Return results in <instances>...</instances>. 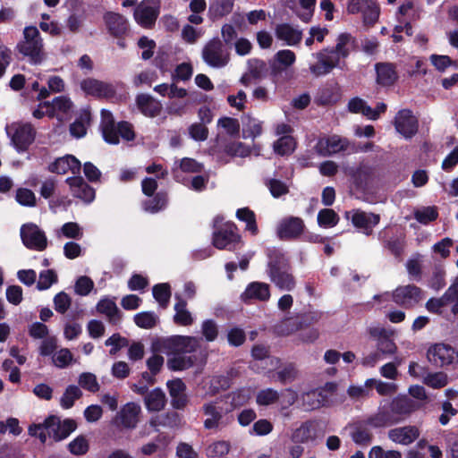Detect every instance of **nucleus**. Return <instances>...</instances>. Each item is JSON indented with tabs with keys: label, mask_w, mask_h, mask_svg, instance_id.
Masks as SVG:
<instances>
[{
	"label": "nucleus",
	"mask_w": 458,
	"mask_h": 458,
	"mask_svg": "<svg viewBox=\"0 0 458 458\" xmlns=\"http://www.w3.org/2000/svg\"><path fill=\"white\" fill-rule=\"evenodd\" d=\"M16 51L30 64H41L47 59L44 40L35 26H26L22 37L15 47Z\"/></svg>",
	"instance_id": "nucleus-1"
},
{
	"label": "nucleus",
	"mask_w": 458,
	"mask_h": 458,
	"mask_svg": "<svg viewBox=\"0 0 458 458\" xmlns=\"http://www.w3.org/2000/svg\"><path fill=\"white\" fill-rule=\"evenodd\" d=\"M268 276L270 281L281 291H292L295 287L293 276L289 272V265L284 255H269Z\"/></svg>",
	"instance_id": "nucleus-2"
},
{
	"label": "nucleus",
	"mask_w": 458,
	"mask_h": 458,
	"mask_svg": "<svg viewBox=\"0 0 458 458\" xmlns=\"http://www.w3.org/2000/svg\"><path fill=\"white\" fill-rule=\"evenodd\" d=\"M201 412L204 416L203 427L207 430L221 431L233 422V416L216 401L203 403Z\"/></svg>",
	"instance_id": "nucleus-3"
},
{
	"label": "nucleus",
	"mask_w": 458,
	"mask_h": 458,
	"mask_svg": "<svg viewBox=\"0 0 458 458\" xmlns=\"http://www.w3.org/2000/svg\"><path fill=\"white\" fill-rule=\"evenodd\" d=\"M201 56L206 64L215 69L224 68L231 61L230 50L219 38H213L204 45Z\"/></svg>",
	"instance_id": "nucleus-4"
},
{
	"label": "nucleus",
	"mask_w": 458,
	"mask_h": 458,
	"mask_svg": "<svg viewBox=\"0 0 458 458\" xmlns=\"http://www.w3.org/2000/svg\"><path fill=\"white\" fill-rule=\"evenodd\" d=\"M5 130L13 147L19 152L26 151L35 140L36 130L29 123H13L7 125Z\"/></svg>",
	"instance_id": "nucleus-5"
},
{
	"label": "nucleus",
	"mask_w": 458,
	"mask_h": 458,
	"mask_svg": "<svg viewBox=\"0 0 458 458\" xmlns=\"http://www.w3.org/2000/svg\"><path fill=\"white\" fill-rule=\"evenodd\" d=\"M222 220L220 216H216L214 219V227L216 230L212 237L213 245L219 250L226 249L231 244L239 242L241 240L237 233L236 225L232 222H226L219 225Z\"/></svg>",
	"instance_id": "nucleus-6"
},
{
	"label": "nucleus",
	"mask_w": 458,
	"mask_h": 458,
	"mask_svg": "<svg viewBox=\"0 0 458 458\" xmlns=\"http://www.w3.org/2000/svg\"><path fill=\"white\" fill-rule=\"evenodd\" d=\"M392 301L404 309H412L424 299V291L412 284L399 285L391 293Z\"/></svg>",
	"instance_id": "nucleus-7"
},
{
	"label": "nucleus",
	"mask_w": 458,
	"mask_h": 458,
	"mask_svg": "<svg viewBox=\"0 0 458 458\" xmlns=\"http://www.w3.org/2000/svg\"><path fill=\"white\" fill-rule=\"evenodd\" d=\"M427 359L433 365L445 368L458 362V352L450 344L437 343L428 348Z\"/></svg>",
	"instance_id": "nucleus-8"
},
{
	"label": "nucleus",
	"mask_w": 458,
	"mask_h": 458,
	"mask_svg": "<svg viewBox=\"0 0 458 458\" xmlns=\"http://www.w3.org/2000/svg\"><path fill=\"white\" fill-rule=\"evenodd\" d=\"M200 339L194 336L173 335L162 342V348L168 354L192 353L200 347Z\"/></svg>",
	"instance_id": "nucleus-9"
},
{
	"label": "nucleus",
	"mask_w": 458,
	"mask_h": 458,
	"mask_svg": "<svg viewBox=\"0 0 458 458\" xmlns=\"http://www.w3.org/2000/svg\"><path fill=\"white\" fill-rule=\"evenodd\" d=\"M160 12L158 0H143L134 10V19L138 24L145 29H151Z\"/></svg>",
	"instance_id": "nucleus-10"
},
{
	"label": "nucleus",
	"mask_w": 458,
	"mask_h": 458,
	"mask_svg": "<svg viewBox=\"0 0 458 458\" xmlns=\"http://www.w3.org/2000/svg\"><path fill=\"white\" fill-rule=\"evenodd\" d=\"M45 427L48 437L61 441L76 429L77 423L72 419L61 420L59 417L51 415L45 420Z\"/></svg>",
	"instance_id": "nucleus-11"
},
{
	"label": "nucleus",
	"mask_w": 458,
	"mask_h": 458,
	"mask_svg": "<svg viewBox=\"0 0 458 458\" xmlns=\"http://www.w3.org/2000/svg\"><path fill=\"white\" fill-rule=\"evenodd\" d=\"M22 243L30 250L42 251L47 246L45 233L35 224H25L21 227Z\"/></svg>",
	"instance_id": "nucleus-12"
},
{
	"label": "nucleus",
	"mask_w": 458,
	"mask_h": 458,
	"mask_svg": "<svg viewBox=\"0 0 458 458\" xmlns=\"http://www.w3.org/2000/svg\"><path fill=\"white\" fill-rule=\"evenodd\" d=\"M394 125L406 140L411 139L419 131V120L410 109L400 110L394 117Z\"/></svg>",
	"instance_id": "nucleus-13"
},
{
	"label": "nucleus",
	"mask_w": 458,
	"mask_h": 458,
	"mask_svg": "<svg viewBox=\"0 0 458 458\" xmlns=\"http://www.w3.org/2000/svg\"><path fill=\"white\" fill-rule=\"evenodd\" d=\"M314 56L317 62L310 65V71L316 77L327 75L339 66L340 62L336 59L335 55L331 53L329 47L317 52Z\"/></svg>",
	"instance_id": "nucleus-14"
},
{
	"label": "nucleus",
	"mask_w": 458,
	"mask_h": 458,
	"mask_svg": "<svg viewBox=\"0 0 458 458\" xmlns=\"http://www.w3.org/2000/svg\"><path fill=\"white\" fill-rule=\"evenodd\" d=\"M81 88L86 94L98 98H111L116 94L115 87L112 83L93 78L83 80Z\"/></svg>",
	"instance_id": "nucleus-15"
},
{
	"label": "nucleus",
	"mask_w": 458,
	"mask_h": 458,
	"mask_svg": "<svg viewBox=\"0 0 458 458\" xmlns=\"http://www.w3.org/2000/svg\"><path fill=\"white\" fill-rule=\"evenodd\" d=\"M350 145V141L346 138L333 135L318 140L315 146V150L318 155L327 157L347 150Z\"/></svg>",
	"instance_id": "nucleus-16"
},
{
	"label": "nucleus",
	"mask_w": 458,
	"mask_h": 458,
	"mask_svg": "<svg viewBox=\"0 0 458 458\" xmlns=\"http://www.w3.org/2000/svg\"><path fill=\"white\" fill-rule=\"evenodd\" d=\"M70 191L74 198L81 199L85 203H90L96 196L95 189L92 188L81 176L68 177L65 180Z\"/></svg>",
	"instance_id": "nucleus-17"
},
{
	"label": "nucleus",
	"mask_w": 458,
	"mask_h": 458,
	"mask_svg": "<svg viewBox=\"0 0 458 458\" xmlns=\"http://www.w3.org/2000/svg\"><path fill=\"white\" fill-rule=\"evenodd\" d=\"M270 296V286L268 284L251 282L247 285L240 298L244 303L249 304L252 301H267Z\"/></svg>",
	"instance_id": "nucleus-18"
},
{
	"label": "nucleus",
	"mask_w": 458,
	"mask_h": 458,
	"mask_svg": "<svg viewBox=\"0 0 458 458\" xmlns=\"http://www.w3.org/2000/svg\"><path fill=\"white\" fill-rule=\"evenodd\" d=\"M304 222L297 216L283 219L277 228V235L282 240H290L299 237L304 231Z\"/></svg>",
	"instance_id": "nucleus-19"
},
{
	"label": "nucleus",
	"mask_w": 458,
	"mask_h": 458,
	"mask_svg": "<svg viewBox=\"0 0 458 458\" xmlns=\"http://www.w3.org/2000/svg\"><path fill=\"white\" fill-rule=\"evenodd\" d=\"M366 424L375 428H387L397 424L396 419L394 418L393 411H391L389 403L387 402L384 404H380L377 412L367 419Z\"/></svg>",
	"instance_id": "nucleus-20"
},
{
	"label": "nucleus",
	"mask_w": 458,
	"mask_h": 458,
	"mask_svg": "<svg viewBox=\"0 0 458 458\" xmlns=\"http://www.w3.org/2000/svg\"><path fill=\"white\" fill-rule=\"evenodd\" d=\"M104 21L108 32L114 38H123L129 30L127 20L117 13H106Z\"/></svg>",
	"instance_id": "nucleus-21"
},
{
	"label": "nucleus",
	"mask_w": 458,
	"mask_h": 458,
	"mask_svg": "<svg viewBox=\"0 0 458 458\" xmlns=\"http://www.w3.org/2000/svg\"><path fill=\"white\" fill-rule=\"evenodd\" d=\"M388 403L397 423L418 409L417 403L407 396H397Z\"/></svg>",
	"instance_id": "nucleus-22"
},
{
	"label": "nucleus",
	"mask_w": 458,
	"mask_h": 458,
	"mask_svg": "<svg viewBox=\"0 0 458 458\" xmlns=\"http://www.w3.org/2000/svg\"><path fill=\"white\" fill-rule=\"evenodd\" d=\"M420 435V431L416 426H404L392 428L388 431V438L403 445H408L413 443Z\"/></svg>",
	"instance_id": "nucleus-23"
},
{
	"label": "nucleus",
	"mask_w": 458,
	"mask_h": 458,
	"mask_svg": "<svg viewBox=\"0 0 458 458\" xmlns=\"http://www.w3.org/2000/svg\"><path fill=\"white\" fill-rule=\"evenodd\" d=\"M380 221V216L377 214L367 213L360 209L352 211V223L359 229H361L367 235H370L373 232V227L376 226Z\"/></svg>",
	"instance_id": "nucleus-24"
},
{
	"label": "nucleus",
	"mask_w": 458,
	"mask_h": 458,
	"mask_svg": "<svg viewBox=\"0 0 458 458\" xmlns=\"http://www.w3.org/2000/svg\"><path fill=\"white\" fill-rule=\"evenodd\" d=\"M170 396L171 404L174 409L182 410L188 403V397L185 393L186 385L180 378L166 383Z\"/></svg>",
	"instance_id": "nucleus-25"
},
{
	"label": "nucleus",
	"mask_w": 458,
	"mask_h": 458,
	"mask_svg": "<svg viewBox=\"0 0 458 458\" xmlns=\"http://www.w3.org/2000/svg\"><path fill=\"white\" fill-rule=\"evenodd\" d=\"M81 162L72 155H66L56 158L48 165V171L58 174H65L68 172L79 174L81 171Z\"/></svg>",
	"instance_id": "nucleus-26"
},
{
	"label": "nucleus",
	"mask_w": 458,
	"mask_h": 458,
	"mask_svg": "<svg viewBox=\"0 0 458 458\" xmlns=\"http://www.w3.org/2000/svg\"><path fill=\"white\" fill-rule=\"evenodd\" d=\"M375 70L377 73V83L383 87L394 85L399 78L394 64L377 63L375 65Z\"/></svg>",
	"instance_id": "nucleus-27"
},
{
	"label": "nucleus",
	"mask_w": 458,
	"mask_h": 458,
	"mask_svg": "<svg viewBox=\"0 0 458 458\" xmlns=\"http://www.w3.org/2000/svg\"><path fill=\"white\" fill-rule=\"evenodd\" d=\"M378 238L386 248L395 257L401 256L404 247V237L397 236L392 233L391 228H385L378 233Z\"/></svg>",
	"instance_id": "nucleus-28"
},
{
	"label": "nucleus",
	"mask_w": 458,
	"mask_h": 458,
	"mask_svg": "<svg viewBox=\"0 0 458 458\" xmlns=\"http://www.w3.org/2000/svg\"><path fill=\"white\" fill-rule=\"evenodd\" d=\"M116 126L112 113L103 109L101 111L100 129L105 140L110 144L119 143Z\"/></svg>",
	"instance_id": "nucleus-29"
},
{
	"label": "nucleus",
	"mask_w": 458,
	"mask_h": 458,
	"mask_svg": "<svg viewBox=\"0 0 458 458\" xmlns=\"http://www.w3.org/2000/svg\"><path fill=\"white\" fill-rule=\"evenodd\" d=\"M356 46L355 38L350 33L344 32L338 35L335 47L330 48L331 53L335 55L336 59L340 62L341 58L349 56L352 51L354 50Z\"/></svg>",
	"instance_id": "nucleus-30"
},
{
	"label": "nucleus",
	"mask_w": 458,
	"mask_h": 458,
	"mask_svg": "<svg viewBox=\"0 0 458 458\" xmlns=\"http://www.w3.org/2000/svg\"><path fill=\"white\" fill-rule=\"evenodd\" d=\"M97 311L104 315L110 324L116 325L120 323L123 314L118 309L115 301L109 298L101 299L97 306Z\"/></svg>",
	"instance_id": "nucleus-31"
},
{
	"label": "nucleus",
	"mask_w": 458,
	"mask_h": 458,
	"mask_svg": "<svg viewBox=\"0 0 458 458\" xmlns=\"http://www.w3.org/2000/svg\"><path fill=\"white\" fill-rule=\"evenodd\" d=\"M136 104L140 112L148 117H156L159 115L162 111V104L148 94L138 95Z\"/></svg>",
	"instance_id": "nucleus-32"
},
{
	"label": "nucleus",
	"mask_w": 458,
	"mask_h": 458,
	"mask_svg": "<svg viewBox=\"0 0 458 458\" xmlns=\"http://www.w3.org/2000/svg\"><path fill=\"white\" fill-rule=\"evenodd\" d=\"M276 36L284 40L287 45L294 46L301 42L302 32L287 23L279 24L276 28Z\"/></svg>",
	"instance_id": "nucleus-33"
},
{
	"label": "nucleus",
	"mask_w": 458,
	"mask_h": 458,
	"mask_svg": "<svg viewBox=\"0 0 458 458\" xmlns=\"http://www.w3.org/2000/svg\"><path fill=\"white\" fill-rule=\"evenodd\" d=\"M177 302L174 305L175 313L174 315V322L178 326L189 327L194 322L191 313L187 309V302L185 300L178 295H175Z\"/></svg>",
	"instance_id": "nucleus-34"
},
{
	"label": "nucleus",
	"mask_w": 458,
	"mask_h": 458,
	"mask_svg": "<svg viewBox=\"0 0 458 458\" xmlns=\"http://www.w3.org/2000/svg\"><path fill=\"white\" fill-rule=\"evenodd\" d=\"M144 403L148 411H160L166 405V396L165 392L157 387L151 390L144 397Z\"/></svg>",
	"instance_id": "nucleus-35"
},
{
	"label": "nucleus",
	"mask_w": 458,
	"mask_h": 458,
	"mask_svg": "<svg viewBox=\"0 0 458 458\" xmlns=\"http://www.w3.org/2000/svg\"><path fill=\"white\" fill-rule=\"evenodd\" d=\"M149 423L154 428L164 427L168 428H177L181 427L182 420L177 412L169 411L156 415L151 418Z\"/></svg>",
	"instance_id": "nucleus-36"
},
{
	"label": "nucleus",
	"mask_w": 458,
	"mask_h": 458,
	"mask_svg": "<svg viewBox=\"0 0 458 458\" xmlns=\"http://www.w3.org/2000/svg\"><path fill=\"white\" fill-rule=\"evenodd\" d=\"M140 406L135 403H127L120 411L121 422L125 428H133L139 421Z\"/></svg>",
	"instance_id": "nucleus-37"
},
{
	"label": "nucleus",
	"mask_w": 458,
	"mask_h": 458,
	"mask_svg": "<svg viewBox=\"0 0 458 458\" xmlns=\"http://www.w3.org/2000/svg\"><path fill=\"white\" fill-rule=\"evenodd\" d=\"M151 197L142 202V208L146 212L156 214L167 207L168 195L165 191H159Z\"/></svg>",
	"instance_id": "nucleus-38"
},
{
	"label": "nucleus",
	"mask_w": 458,
	"mask_h": 458,
	"mask_svg": "<svg viewBox=\"0 0 458 458\" xmlns=\"http://www.w3.org/2000/svg\"><path fill=\"white\" fill-rule=\"evenodd\" d=\"M296 60L295 54L289 49L278 51L274 57V63L271 65L272 73L276 75L281 72L282 69L293 64Z\"/></svg>",
	"instance_id": "nucleus-39"
},
{
	"label": "nucleus",
	"mask_w": 458,
	"mask_h": 458,
	"mask_svg": "<svg viewBox=\"0 0 458 458\" xmlns=\"http://www.w3.org/2000/svg\"><path fill=\"white\" fill-rule=\"evenodd\" d=\"M174 356L167 360L169 369L184 370L191 368L197 361L195 355L173 354Z\"/></svg>",
	"instance_id": "nucleus-40"
},
{
	"label": "nucleus",
	"mask_w": 458,
	"mask_h": 458,
	"mask_svg": "<svg viewBox=\"0 0 458 458\" xmlns=\"http://www.w3.org/2000/svg\"><path fill=\"white\" fill-rule=\"evenodd\" d=\"M40 107H47L49 109L47 111L48 115L53 117L55 115V111H60L63 113H67L72 106V101L64 96L57 97L50 101H45L39 105Z\"/></svg>",
	"instance_id": "nucleus-41"
},
{
	"label": "nucleus",
	"mask_w": 458,
	"mask_h": 458,
	"mask_svg": "<svg viewBox=\"0 0 458 458\" xmlns=\"http://www.w3.org/2000/svg\"><path fill=\"white\" fill-rule=\"evenodd\" d=\"M339 98L337 88L324 87L318 89L315 97V103L318 106L333 105L338 101Z\"/></svg>",
	"instance_id": "nucleus-42"
},
{
	"label": "nucleus",
	"mask_w": 458,
	"mask_h": 458,
	"mask_svg": "<svg viewBox=\"0 0 458 458\" xmlns=\"http://www.w3.org/2000/svg\"><path fill=\"white\" fill-rule=\"evenodd\" d=\"M233 4L234 0H215L209 5V13L213 19H220L233 11Z\"/></svg>",
	"instance_id": "nucleus-43"
},
{
	"label": "nucleus",
	"mask_w": 458,
	"mask_h": 458,
	"mask_svg": "<svg viewBox=\"0 0 458 458\" xmlns=\"http://www.w3.org/2000/svg\"><path fill=\"white\" fill-rule=\"evenodd\" d=\"M82 394V391L78 386L70 385L65 388L60 399V405L64 409H70L74 405L76 400L81 398Z\"/></svg>",
	"instance_id": "nucleus-44"
},
{
	"label": "nucleus",
	"mask_w": 458,
	"mask_h": 458,
	"mask_svg": "<svg viewBox=\"0 0 458 458\" xmlns=\"http://www.w3.org/2000/svg\"><path fill=\"white\" fill-rule=\"evenodd\" d=\"M296 147V141L292 136H283L273 144L274 151L280 156L292 154Z\"/></svg>",
	"instance_id": "nucleus-45"
},
{
	"label": "nucleus",
	"mask_w": 458,
	"mask_h": 458,
	"mask_svg": "<svg viewBox=\"0 0 458 458\" xmlns=\"http://www.w3.org/2000/svg\"><path fill=\"white\" fill-rule=\"evenodd\" d=\"M236 216L239 220L246 223L245 229L249 231L252 235L258 233V225L256 223L255 213L249 208H239L236 212Z\"/></svg>",
	"instance_id": "nucleus-46"
},
{
	"label": "nucleus",
	"mask_w": 458,
	"mask_h": 458,
	"mask_svg": "<svg viewBox=\"0 0 458 458\" xmlns=\"http://www.w3.org/2000/svg\"><path fill=\"white\" fill-rule=\"evenodd\" d=\"M152 292L160 307L165 309L171 297L170 285L168 284H157L153 286Z\"/></svg>",
	"instance_id": "nucleus-47"
},
{
	"label": "nucleus",
	"mask_w": 458,
	"mask_h": 458,
	"mask_svg": "<svg viewBox=\"0 0 458 458\" xmlns=\"http://www.w3.org/2000/svg\"><path fill=\"white\" fill-rule=\"evenodd\" d=\"M79 387H81L90 393H97L100 389V385L97 376L90 372H83L78 377Z\"/></svg>",
	"instance_id": "nucleus-48"
},
{
	"label": "nucleus",
	"mask_w": 458,
	"mask_h": 458,
	"mask_svg": "<svg viewBox=\"0 0 458 458\" xmlns=\"http://www.w3.org/2000/svg\"><path fill=\"white\" fill-rule=\"evenodd\" d=\"M445 268L442 266H435L432 269L431 276L428 280V285L436 291H439L445 287Z\"/></svg>",
	"instance_id": "nucleus-49"
},
{
	"label": "nucleus",
	"mask_w": 458,
	"mask_h": 458,
	"mask_svg": "<svg viewBox=\"0 0 458 458\" xmlns=\"http://www.w3.org/2000/svg\"><path fill=\"white\" fill-rule=\"evenodd\" d=\"M321 397V394H318L315 390L310 391L302 396V405L305 410H316L321 406L326 405L325 396Z\"/></svg>",
	"instance_id": "nucleus-50"
},
{
	"label": "nucleus",
	"mask_w": 458,
	"mask_h": 458,
	"mask_svg": "<svg viewBox=\"0 0 458 458\" xmlns=\"http://www.w3.org/2000/svg\"><path fill=\"white\" fill-rule=\"evenodd\" d=\"M279 393L273 388H266L258 392L256 403L259 406L275 404L279 400Z\"/></svg>",
	"instance_id": "nucleus-51"
},
{
	"label": "nucleus",
	"mask_w": 458,
	"mask_h": 458,
	"mask_svg": "<svg viewBox=\"0 0 458 458\" xmlns=\"http://www.w3.org/2000/svg\"><path fill=\"white\" fill-rule=\"evenodd\" d=\"M312 439V424L310 421L302 423L292 434V440L294 443H307Z\"/></svg>",
	"instance_id": "nucleus-52"
},
{
	"label": "nucleus",
	"mask_w": 458,
	"mask_h": 458,
	"mask_svg": "<svg viewBox=\"0 0 458 458\" xmlns=\"http://www.w3.org/2000/svg\"><path fill=\"white\" fill-rule=\"evenodd\" d=\"M339 222V216L331 208L321 209L318 214V223L322 227H334Z\"/></svg>",
	"instance_id": "nucleus-53"
},
{
	"label": "nucleus",
	"mask_w": 458,
	"mask_h": 458,
	"mask_svg": "<svg viewBox=\"0 0 458 458\" xmlns=\"http://www.w3.org/2000/svg\"><path fill=\"white\" fill-rule=\"evenodd\" d=\"M265 185L274 198H280L289 192V186L284 182L276 178L266 179Z\"/></svg>",
	"instance_id": "nucleus-54"
},
{
	"label": "nucleus",
	"mask_w": 458,
	"mask_h": 458,
	"mask_svg": "<svg viewBox=\"0 0 458 458\" xmlns=\"http://www.w3.org/2000/svg\"><path fill=\"white\" fill-rule=\"evenodd\" d=\"M225 152L231 157H246L250 155V148L241 141H232L225 146Z\"/></svg>",
	"instance_id": "nucleus-55"
},
{
	"label": "nucleus",
	"mask_w": 458,
	"mask_h": 458,
	"mask_svg": "<svg viewBox=\"0 0 458 458\" xmlns=\"http://www.w3.org/2000/svg\"><path fill=\"white\" fill-rule=\"evenodd\" d=\"M157 316L150 311L140 312L134 316L135 324L141 328H152L157 325Z\"/></svg>",
	"instance_id": "nucleus-56"
},
{
	"label": "nucleus",
	"mask_w": 458,
	"mask_h": 458,
	"mask_svg": "<svg viewBox=\"0 0 458 458\" xmlns=\"http://www.w3.org/2000/svg\"><path fill=\"white\" fill-rule=\"evenodd\" d=\"M68 449L74 455H84L89 449V440L85 436L80 435L68 445Z\"/></svg>",
	"instance_id": "nucleus-57"
},
{
	"label": "nucleus",
	"mask_w": 458,
	"mask_h": 458,
	"mask_svg": "<svg viewBox=\"0 0 458 458\" xmlns=\"http://www.w3.org/2000/svg\"><path fill=\"white\" fill-rule=\"evenodd\" d=\"M361 13L366 25H374L379 17V7L374 1L369 0Z\"/></svg>",
	"instance_id": "nucleus-58"
},
{
	"label": "nucleus",
	"mask_w": 458,
	"mask_h": 458,
	"mask_svg": "<svg viewBox=\"0 0 458 458\" xmlns=\"http://www.w3.org/2000/svg\"><path fill=\"white\" fill-rule=\"evenodd\" d=\"M423 383L435 389L442 388L447 385L448 377L445 372L429 373L424 377Z\"/></svg>",
	"instance_id": "nucleus-59"
},
{
	"label": "nucleus",
	"mask_w": 458,
	"mask_h": 458,
	"mask_svg": "<svg viewBox=\"0 0 458 458\" xmlns=\"http://www.w3.org/2000/svg\"><path fill=\"white\" fill-rule=\"evenodd\" d=\"M348 396L354 401H360L371 396L370 386H367V380L363 386L352 385L347 389Z\"/></svg>",
	"instance_id": "nucleus-60"
},
{
	"label": "nucleus",
	"mask_w": 458,
	"mask_h": 458,
	"mask_svg": "<svg viewBox=\"0 0 458 458\" xmlns=\"http://www.w3.org/2000/svg\"><path fill=\"white\" fill-rule=\"evenodd\" d=\"M372 437V433L367 428L360 425L356 426L352 433L353 442L360 445H367L370 444Z\"/></svg>",
	"instance_id": "nucleus-61"
},
{
	"label": "nucleus",
	"mask_w": 458,
	"mask_h": 458,
	"mask_svg": "<svg viewBox=\"0 0 458 458\" xmlns=\"http://www.w3.org/2000/svg\"><path fill=\"white\" fill-rule=\"evenodd\" d=\"M230 447V443L227 441H216L207 448V455L208 457H223L229 453Z\"/></svg>",
	"instance_id": "nucleus-62"
},
{
	"label": "nucleus",
	"mask_w": 458,
	"mask_h": 458,
	"mask_svg": "<svg viewBox=\"0 0 458 458\" xmlns=\"http://www.w3.org/2000/svg\"><path fill=\"white\" fill-rule=\"evenodd\" d=\"M414 218L424 225H427L437 218V210L435 207H425L414 211Z\"/></svg>",
	"instance_id": "nucleus-63"
},
{
	"label": "nucleus",
	"mask_w": 458,
	"mask_h": 458,
	"mask_svg": "<svg viewBox=\"0 0 458 458\" xmlns=\"http://www.w3.org/2000/svg\"><path fill=\"white\" fill-rule=\"evenodd\" d=\"M57 275L52 269L41 271L39 273L38 281L37 283V288L39 291L48 289L52 284L57 282Z\"/></svg>",
	"instance_id": "nucleus-64"
}]
</instances>
